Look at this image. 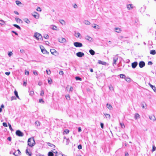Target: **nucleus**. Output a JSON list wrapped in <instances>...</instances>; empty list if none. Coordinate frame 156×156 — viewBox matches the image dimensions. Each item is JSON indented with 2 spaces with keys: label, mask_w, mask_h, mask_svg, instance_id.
<instances>
[{
  "label": "nucleus",
  "mask_w": 156,
  "mask_h": 156,
  "mask_svg": "<svg viewBox=\"0 0 156 156\" xmlns=\"http://www.w3.org/2000/svg\"><path fill=\"white\" fill-rule=\"evenodd\" d=\"M25 74L26 75H29V72L28 71L26 70L25 72Z\"/></svg>",
  "instance_id": "53"
},
{
  "label": "nucleus",
  "mask_w": 156,
  "mask_h": 156,
  "mask_svg": "<svg viewBox=\"0 0 156 156\" xmlns=\"http://www.w3.org/2000/svg\"><path fill=\"white\" fill-rule=\"evenodd\" d=\"M16 134L19 136H23V133L20 130H17L16 132Z\"/></svg>",
  "instance_id": "4"
},
{
  "label": "nucleus",
  "mask_w": 156,
  "mask_h": 156,
  "mask_svg": "<svg viewBox=\"0 0 156 156\" xmlns=\"http://www.w3.org/2000/svg\"><path fill=\"white\" fill-rule=\"evenodd\" d=\"M12 54V52H10L8 53V55L9 57H10Z\"/></svg>",
  "instance_id": "60"
},
{
  "label": "nucleus",
  "mask_w": 156,
  "mask_h": 156,
  "mask_svg": "<svg viewBox=\"0 0 156 156\" xmlns=\"http://www.w3.org/2000/svg\"><path fill=\"white\" fill-rule=\"evenodd\" d=\"M16 3L17 5H19L21 4V3L19 1L16 0Z\"/></svg>",
  "instance_id": "40"
},
{
  "label": "nucleus",
  "mask_w": 156,
  "mask_h": 156,
  "mask_svg": "<svg viewBox=\"0 0 156 156\" xmlns=\"http://www.w3.org/2000/svg\"><path fill=\"white\" fill-rule=\"evenodd\" d=\"M85 39L89 41H93V38L88 35L85 37Z\"/></svg>",
  "instance_id": "11"
},
{
  "label": "nucleus",
  "mask_w": 156,
  "mask_h": 156,
  "mask_svg": "<svg viewBox=\"0 0 156 156\" xmlns=\"http://www.w3.org/2000/svg\"><path fill=\"white\" fill-rule=\"evenodd\" d=\"M32 15L36 19H38L39 17V16L38 15V13L36 12H34L32 13Z\"/></svg>",
  "instance_id": "9"
},
{
  "label": "nucleus",
  "mask_w": 156,
  "mask_h": 156,
  "mask_svg": "<svg viewBox=\"0 0 156 156\" xmlns=\"http://www.w3.org/2000/svg\"><path fill=\"white\" fill-rule=\"evenodd\" d=\"M39 102L40 103H43L44 102V101L42 99H39Z\"/></svg>",
  "instance_id": "56"
},
{
  "label": "nucleus",
  "mask_w": 156,
  "mask_h": 156,
  "mask_svg": "<svg viewBox=\"0 0 156 156\" xmlns=\"http://www.w3.org/2000/svg\"><path fill=\"white\" fill-rule=\"evenodd\" d=\"M120 78L122 79H125L126 78V76L124 74H121L119 75Z\"/></svg>",
  "instance_id": "30"
},
{
  "label": "nucleus",
  "mask_w": 156,
  "mask_h": 156,
  "mask_svg": "<svg viewBox=\"0 0 156 156\" xmlns=\"http://www.w3.org/2000/svg\"><path fill=\"white\" fill-rule=\"evenodd\" d=\"M127 7L128 9L133 8L132 4L128 5Z\"/></svg>",
  "instance_id": "35"
},
{
  "label": "nucleus",
  "mask_w": 156,
  "mask_h": 156,
  "mask_svg": "<svg viewBox=\"0 0 156 156\" xmlns=\"http://www.w3.org/2000/svg\"><path fill=\"white\" fill-rule=\"evenodd\" d=\"M137 65V62H135L132 63V67L134 69L136 67Z\"/></svg>",
  "instance_id": "12"
},
{
  "label": "nucleus",
  "mask_w": 156,
  "mask_h": 156,
  "mask_svg": "<svg viewBox=\"0 0 156 156\" xmlns=\"http://www.w3.org/2000/svg\"><path fill=\"white\" fill-rule=\"evenodd\" d=\"M76 55L79 57H82L84 56V54L83 52H79L76 53Z\"/></svg>",
  "instance_id": "6"
},
{
  "label": "nucleus",
  "mask_w": 156,
  "mask_h": 156,
  "mask_svg": "<svg viewBox=\"0 0 156 156\" xmlns=\"http://www.w3.org/2000/svg\"><path fill=\"white\" fill-rule=\"evenodd\" d=\"M80 34L79 32H75V36L77 38L80 37Z\"/></svg>",
  "instance_id": "21"
},
{
  "label": "nucleus",
  "mask_w": 156,
  "mask_h": 156,
  "mask_svg": "<svg viewBox=\"0 0 156 156\" xmlns=\"http://www.w3.org/2000/svg\"><path fill=\"white\" fill-rule=\"evenodd\" d=\"M73 88L72 87H70V89L69 90V91L70 92H72L73 91Z\"/></svg>",
  "instance_id": "61"
},
{
  "label": "nucleus",
  "mask_w": 156,
  "mask_h": 156,
  "mask_svg": "<svg viewBox=\"0 0 156 156\" xmlns=\"http://www.w3.org/2000/svg\"><path fill=\"white\" fill-rule=\"evenodd\" d=\"M84 23L85 24L87 25H90V22L87 20H84Z\"/></svg>",
  "instance_id": "25"
},
{
  "label": "nucleus",
  "mask_w": 156,
  "mask_h": 156,
  "mask_svg": "<svg viewBox=\"0 0 156 156\" xmlns=\"http://www.w3.org/2000/svg\"><path fill=\"white\" fill-rule=\"evenodd\" d=\"M115 29L116 30V32L118 33L121 32V31L122 30L121 29L119 28H116Z\"/></svg>",
  "instance_id": "26"
},
{
  "label": "nucleus",
  "mask_w": 156,
  "mask_h": 156,
  "mask_svg": "<svg viewBox=\"0 0 156 156\" xmlns=\"http://www.w3.org/2000/svg\"><path fill=\"white\" fill-rule=\"evenodd\" d=\"M118 55H114L113 57V64H116V62L118 60Z\"/></svg>",
  "instance_id": "5"
},
{
  "label": "nucleus",
  "mask_w": 156,
  "mask_h": 156,
  "mask_svg": "<svg viewBox=\"0 0 156 156\" xmlns=\"http://www.w3.org/2000/svg\"><path fill=\"white\" fill-rule=\"evenodd\" d=\"M156 149V147L154 146L153 145L152 147V152L154 151Z\"/></svg>",
  "instance_id": "47"
},
{
  "label": "nucleus",
  "mask_w": 156,
  "mask_h": 156,
  "mask_svg": "<svg viewBox=\"0 0 156 156\" xmlns=\"http://www.w3.org/2000/svg\"><path fill=\"white\" fill-rule=\"evenodd\" d=\"M59 22L62 25L65 24V22L63 20H61L59 21Z\"/></svg>",
  "instance_id": "34"
},
{
  "label": "nucleus",
  "mask_w": 156,
  "mask_h": 156,
  "mask_svg": "<svg viewBox=\"0 0 156 156\" xmlns=\"http://www.w3.org/2000/svg\"><path fill=\"white\" fill-rule=\"evenodd\" d=\"M104 115H105L106 118H108L109 119H110V115L109 114L104 113Z\"/></svg>",
  "instance_id": "27"
},
{
  "label": "nucleus",
  "mask_w": 156,
  "mask_h": 156,
  "mask_svg": "<svg viewBox=\"0 0 156 156\" xmlns=\"http://www.w3.org/2000/svg\"><path fill=\"white\" fill-rule=\"evenodd\" d=\"M8 126H9V129H10V130L11 131H13V129H12L11 124H10L9 123Z\"/></svg>",
  "instance_id": "43"
},
{
  "label": "nucleus",
  "mask_w": 156,
  "mask_h": 156,
  "mask_svg": "<svg viewBox=\"0 0 156 156\" xmlns=\"http://www.w3.org/2000/svg\"><path fill=\"white\" fill-rule=\"evenodd\" d=\"M46 72L47 74H48V75H49L51 73V71H50V70H49L48 71L47 70H46Z\"/></svg>",
  "instance_id": "52"
},
{
  "label": "nucleus",
  "mask_w": 156,
  "mask_h": 156,
  "mask_svg": "<svg viewBox=\"0 0 156 156\" xmlns=\"http://www.w3.org/2000/svg\"><path fill=\"white\" fill-rule=\"evenodd\" d=\"M100 125H101V128L102 129H103L104 128V124L102 123H101Z\"/></svg>",
  "instance_id": "64"
},
{
  "label": "nucleus",
  "mask_w": 156,
  "mask_h": 156,
  "mask_svg": "<svg viewBox=\"0 0 156 156\" xmlns=\"http://www.w3.org/2000/svg\"><path fill=\"white\" fill-rule=\"evenodd\" d=\"M26 154L29 156H31V155L32 154L31 152H29L28 151V149H27L26 151Z\"/></svg>",
  "instance_id": "23"
},
{
  "label": "nucleus",
  "mask_w": 156,
  "mask_h": 156,
  "mask_svg": "<svg viewBox=\"0 0 156 156\" xmlns=\"http://www.w3.org/2000/svg\"><path fill=\"white\" fill-rule=\"evenodd\" d=\"M20 51L21 53H23L24 52V50L23 49H21L20 50Z\"/></svg>",
  "instance_id": "62"
},
{
  "label": "nucleus",
  "mask_w": 156,
  "mask_h": 156,
  "mask_svg": "<svg viewBox=\"0 0 156 156\" xmlns=\"http://www.w3.org/2000/svg\"><path fill=\"white\" fill-rule=\"evenodd\" d=\"M5 22L2 20H0V24L1 25H3L4 24Z\"/></svg>",
  "instance_id": "41"
},
{
  "label": "nucleus",
  "mask_w": 156,
  "mask_h": 156,
  "mask_svg": "<svg viewBox=\"0 0 156 156\" xmlns=\"http://www.w3.org/2000/svg\"><path fill=\"white\" fill-rule=\"evenodd\" d=\"M89 52L92 55H94L95 53V51L92 49H90L89 50Z\"/></svg>",
  "instance_id": "20"
},
{
  "label": "nucleus",
  "mask_w": 156,
  "mask_h": 156,
  "mask_svg": "<svg viewBox=\"0 0 156 156\" xmlns=\"http://www.w3.org/2000/svg\"><path fill=\"white\" fill-rule=\"evenodd\" d=\"M13 25L14 27H16L18 29H20V30L21 29L19 25H17V24H13Z\"/></svg>",
  "instance_id": "31"
},
{
  "label": "nucleus",
  "mask_w": 156,
  "mask_h": 156,
  "mask_svg": "<svg viewBox=\"0 0 156 156\" xmlns=\"http://www.w3.org/2000/svg\"><path fill=\"white\" fill-rule=\"evenodd\" d=\"M48 156H53L54 154L52 152L50 151L48 153Z\"/></svg>",
  "instance_id": "32"
},
{
  "label": "nucleus",
  "mask_w": 156,
  "mask_h": 156,
  "mask_svg": "<svg viewBox=\"0 0 156 156\" xmlns=\"http://www.w3.org/2000/svg\"><path fill=\"white\" fill-rule=\"evenodd\" d=\"M91 26L92 27L96 29H100V28L99 27V26L98 25H96L95 24H92L91 25Z\"/></svg>",
  "instance_id": "13"
},
{
  "label": "nucleus",
  "mask_w": 156,
  "mask_h": 156,
  "mask_svg": "<svg viewBox=\"0 0 156 156\" xmlns=\"http://www.w3.org/2000/svg\"><path fill=\"white\" fill-rule=\"evenodd\" d=\"M48 83L49 84H51L52 83V81L51 80V79L50 78V79H48Z\"/></svg>",
  "instance_id": "46"
},
{
  "label": "nucleus",
  "mask_w": 156,
  "mask_h": 156,
  "mask_svg": "<svg viewBox=\"0 0 156 156\" xmlns=\"http://www.w3.org/2000/svg\"><path fill=\"white\" fill-rule=\"evenodd\" d=\"M54 153L56 154L55 156H62V154L60 153H58L57 151L56 152H54Z\"/></svg>",
  "instance_id": "29"
},
{
  "label": "nucleus",
  "mask_w": 156,
  "mask_h": 156,
  "mask_svg": "<svg viewBox=\"0 0 156 156\" xmlns=\"http://www.w3.org/2000/svg\"><path fill=\"white\" fill-rule=\"evenodd\" d=\"M44 95V92L43 90H42L41 91L40 93V95L41 96H43Z\"/></svg>",
  "instance_id": "42"
},
{
  "label": "nucleus",
  "mask_w": 156,
  "mask_h": 156,
  "mask_svg": "<svg viewBox=\"0 0 156 156\" xmlns=\"http://www.w3.org/2000/svg\"><path fill=\"white\" fill-rule=\"evenodd\" d=\"M14 94L15 95V96H16V97L17 98L19 99L20 100V98L19 97V96L18 95V92H17V91H16V90H15V91L14 92Z\"/></svg>",
  "instance_id": "18"
},
{
  "label": "nucleus",
  "mask_w": 156,
  "mask_h": 156,
  "mask_svg": "<svg viewBox=\"0 0 156 156\" xmlns=\"http://www.w3.org/2000/svg\"><path fill=\"white\" fill-rule=\"evenodd\" d=\"M29 95L32 96L34 94V92L33 91H30L29 92Z\"/></svg>",
  "instance_id": "44"
},
{
  "label": "nucleus",
  "mask_w": 156,
  "mask_h": 156,
  "mask_svg": "<svg viewBox=\"0 0 156 156\" xmlns=\"http://www.w3.org/2000/svg\"><path fill=\"white\" fill-rule=\"evenodd\" d=\"M150 53L153 55H155L156 53L155 51L154 50H152L150 51Z\"/></svg>",
  "instance_id": "22"
},
{
  "label": "nucleus",
  "mask_w": 156,
  "mask_h": 156,
  "mask_svg": "<svg viewBox=\"0 0 156 156\" xmlns=\"http://www.w3.org/2000/svg\"><path fill=\"white\" fill-rule=\"evenodd\" d=\"M73 44L76 47H81L83 46V44L79 42H74Z\"/></svg>",
  "instance_id": "3"
},
{
  "label": "nucleus",
  "mask_w": 156,
  "mask_h": 156,
  "mask_svg": "<svg viewBox=\"0 0 156 156\" xmlns=\"http://www.w3.org/2000/svg\"><path fill=\"white\" fill-rule=\"evenodd\" d=\"M44 37L45 39H48L49 37V36L47 34H44Z\"/></svg>",
  "instance_id": "37"
},
{
  "label": "nucleus",
  "mask_w": 156,
  "mask_h": 156,
  "mask_svg": "<svg viewBox=\"0 0 156 156\" xmlns=\"http://www.w3.org/2000/svg\"><path fill=\"white\" fill-rule=\"evenodd\" d=\"M40 48L42 52L44 54H45L47 52V51L44 49H43L44 47L43 46H40Z\"/></svg>",
  "instance_id": "14"
},
{
  "label": "nucleus",
  "mask_w": 156,
  "mask_h": 156,
  "mask_svg": "<svg viewBox=\"0 0 156 156\" xmlns=\"http://www.w3.org/2000/svg\"><path fill=\"white\" fill-rule=\"evenodd\" d=\"M149 118L151 120H152L154 121L156 120V119L154 115L149 116Z\"/></svg>",
  "instance_id": "16"
},
{
  "label": "nucleus",
  "mask_w": 156,
  "mask_h": 156,
  "mask_svg": "<svg viewBox=\"0 0 156 156\" xmlns=\"http://www.w3.org/2000/svg\"><path fill=\"white\" fill-rule=\"evenodd\" d=\"M47 144H48V145L49 146H50V147L53 146L54 147H55V145H54L52 144H51V143H50L49 142Z\"/></svg>",
  "instance_id": "36"
},
{
  "label": "nucleus",
  "mask_w": 156,
  "mask_h": 156,
  "mask_svg": "<svg viewBox=\"0 0 156 156\" xmlns=\"http://www.w3.org/2000/svg\"><path fill=\"white\" fill-rule=\"evenodd\" d=\"M33 73L35 75H38V73H37V72L36 70H35V71H34Z\"/></svg>",
  "instance_id": "54"
},
{
  "label": "nucleus",
  "mask_w": 156,
  "mask_h": 156,
  "mask_svg": "<svg viewBox=\"0 0 156 156\" xmlns=\"http://www.w3.org/2000/svg\"><path fill=\"white\" fill-rule=\"evenodd\" d=\"M16 98L15 96H12L11 98V101H12L14 100H16Z\"/></svg>",
  "instance_id": "49"
},
{
  "label": "nucleus",
  "mask_w": 156,
  "mask_h": 156,
  "mask_svg": "<svg viewBox=\"0 0 156 156\" xmlns=\"http://www.w3.org/2000/svg\"><path fill=\"white\" fill-rule=\"evenodd\" d=\"M50 28L53 30H58L57 27L56 26L54 25H51L50 26Z\"/></svg>",
  "instance_id": "10"
},
{
  "label": "nucleus",
  "mask_w": 156,
  "mask_h": 156,
  "mask_svg": "<svg viewBox=\"0 0 156 156\" xmlns=\"http://www.w3.org/2000/svg\"><path fill=\"white\" fill-rule=\"evenodd\" d=\"M82 145H81V144H80L78 146V148L79 149H82Z\"/></svg>",
  "instance_id": "59"
},
{
  "label": "nucleus",
  "mask_w": 156,
  "mask_h": 156,
  "mask_svg": "<svg viewBox=\"0 0 156 156\" xmlns=\"http://www.w3.org/2000/svg\"><path fill=\"white\" fill-rule=\"evenodd\" d=\"M66 98L67 100H69L70 99V97L69 95L66 96Z\"/></svg>",
  "instance_id": "51"
},
{
  "label": "nucleus",
  "mask_w": 156,
  "mask_h": 156,
  "mask_svg": "<svg viewBox=\"0 0 156 156\" xmlns=\"http://www.w3.org/2000/svg\"><path fill=\"white\" fill-rule=\"evenodd\" d=\"M106 107L108 108L110 110H111L112 108V106L110 105H109L108 103L106 104Z\"/></svg>",
  "instance_id": "19"
},
{
  "label": "nucleus",
  "mask_w": 156,
  "mask_h": 156,
  "mask_svg": "<svg viewBox=\"0 0 156 156\" xmlns=\"http://www.w3.org/2000/svg\"><path fill=\"white\" fill-rule=\"evenodd\" d=\"M36 10L38 11L41 12V8L39 7H38Z\"/></svg>",
  "instance_id": "58"
},
{
  "label": "nucleus",
  "mask_w": 156,
  "mask_h": 156,
  "mask_svg": "<svg viewBox=\"0 0 156 156\" xmlns=\"http://www.w3.org/2000/svg\"><path fill=\"white\" fill-rule=\"evenodd\" d=\"M50 51L52 54H53L54 52H56V50L54 49H51L50 50Z\"/></svg>",
  "instance_id": "33"
},
{
  "label": "nucleus",
  "mask_w": 156,
  "mask_h": 156,
  "mask_svg": "<svg viewBox=\"0 0 156 156\" xmlns=\"http://www.w3.org/2000/svg\"><path fill=\"white\" fill-rule=\"evenodd\" d=\"M75 79L76 80H81V78L79 76H76L75 77Z\"/></svg>",
  "instance_id": "38"
},
{
  "label": "nucleus",
  "mask_w": 156,
  "mask_h": 156,
  "mask_svg": "<svg viewBox=\"0 0 156 156\" xmlns=\"http://www.w3.org/2000/svg\"><path fill=\"white\" fill-rule=\"evenodd\" d=\"M149 85L152 88V89L154 90V91H155L156 90V87L155 86H153L151 85L150 83H149Z\"/></svg>",
  "instance_id": "17"
},
{
  "label": "nucleus",
  "mask_w": 156,
  "mask_h": 156,
  "mask_svg": "<svg viewBox=\"0 0 156 156\" xmlns=\"http://www.w3.org/2000/svg\"><path fill=\"white\" fill-rule=\"evenodd\" d=\"M34 37H35L36 39L37 40H42V36L41 34L37 32L35 33Z\"/></svg>",
  "instance_id": "2"
},
{
  "label": "nucleus",
  "mask_w": 156,
  "mask_h": 156,
  "mask_svg": "<svg viewBox=\"0 0 156 156\" xmlns=\"http://www.w3.org/2000/svg\"><path fill=\"white\" fill-rule=\"evenodd\" d=\"M125 80H126V81L127 82H130V79L129 77H126V78H125Z\"/></svg>",
  "instance_id": "39"
},
{
  "label": "nucleus",
  "mask_w": 156,
  "mask_h": 156,
  "mask_svg": "<svg viewBox=\"0 0 156 156\" xmlns=\"http://www.w3.org/2000/svg\"><path fill=\"white\" fill-rule=\"evenodd\" d=\"M15 19L16 21L17 22H20V21H21V20L20 19H19V18H15Z\"/></svg>",
  "instance_id": "48"
},
{
  "label": "nucleus",
  "mask_w": 156,
  "mask_h": 156,
  "mask_svg": "<svg viewBox=\"0 0 156 156\" xmlns=\"http://www.w3.org/2000/svg\"><path fill=\"white\" fill-rule=\"evenodd\" d=\"M35 125L37 126H38L40 125V122L38 121H37L35 122Z\"/></svg>",
  "instance_id": "45"
},
{
  "label": "nucleus",
  "mask_w": 156,
  "mask_h": 156,
  "mask_svg": "<svg viewBox=\"0 0 156 156\" xmlns=\"http://www.w3.org/2000/svg\"><path fill=\"white\" fill-rule=\"evenodd\" d=\"M59 74L60 75H63L64 74V73L63 71H61L59 72Z\"/></svg>",
  "instance_id": "55"
},
{
  "label": "nucleus",
  "mask_w": 156,
  "mask_h": 156,
  "mask_svg": "<svg viewBox=\"0 0 156 156\" xmlns=\"http://www.w3.org/2000/svg\"><path fill=\"white\" fill-rule=\"evenodd\" d=\"M69 138L66 139V145H67L69 144Z\"/></svg>",
  "instance_id": "50"
},
{
  "label": "nucleus",
  "mask_w": 156,
  "mask_h": 156,
  "mask_svg": "<svg viewBox=\"0 0 156 156\" xmlns=\"http://www.w3.org/2000/svg\"><path fill=\"white\" fill-rule=\"evenodd\" d=\"M98 63L99 64H101L104 65H105L106 64V63L105 62H103L100 60L98 61Z\"/></svg>",
  "instance_id": "15"
},
{
  "label": "nucleus",
  "mask_w": 156,
  "mask_h": 156,
  "mask_svg": "<svg viewBox=\"0 0 156 156\" xmlns=\"http://www.w3.org/2000/svg\"><path fill=\"white\" fill-rule=\"evenodd\" d=\"M3 126L5 127H7V124L6 122H3Z\"/></svg>",
  "instance_id": "57"
},
{
  "label": "nucleus",
  "mask_w": 156,
  "mask_h": 156,
  "mask_svg": "<svg viewBox=\"0 0 156 156\" xmlns=\"http://www.w3.org/2000/svg\"><path fill=\"white\" fill-rule=\"evenodd\" d=\"M139 65L140 67L142 68L145 66V63L143 61H140L139 63Z\"/></svg>",
  "instance_id": "7"
},
{
  "label": "nucleus",
  "mask_w": 156,
  "mask_h": 156,
  "mask_svg": "<svg viewBox=\"0 0 156 156\" xmlns=\"http://www.w3.org/2000/svg\"><path fill=\"white\" fill-rule=\"evenodd\" d=\"M24 21L28 24L30 23V21L27 18L25 19L24 20Z\"/></svg>",
  "instance_id": "28"
},
{
  "label": "nucleus",
  "mask_w": 156,
  "mask_h": 156,
  "mask_svg": "<svg viewBox=\"0 0 156 156\" xmlns=\"http://www.w3.org/2000/svg\"><path fill=\"white\" fill-rule=\"evenodd\" d=\"M35 143L33 138H30L28 140V145L30 147H32L35 144Z\"/></svg>",
  "instance_id": "1"
},
{
  "label": "nucleus",
  "mask_w": 156,
  "mask_h": 156,
  "mask_svg": "<svg viewBox=\"0 0 156 156\" xmlns=\"http://www.w3.org/2000/svg\"><path fill=\"white\" fill-rule=\"evenodd\" d=\"M140 117L138 113H136L135 115L134 118L135 119H137Z\"/></svg>",
  "instance_id": "24"
},
{
  "label": "nucleus",
  "mask_w": 156,
  "mask_h": 156,
  "mask_svg": "<svg viewBox=\"0 0 156 156\" xmlns=\"http://www.w3.org/2000/svg\"><path fill=\"white\" fill-rule=\"evenodd\" d=\"M58 41L60 43H64L66 42V39L62 37L58 39Z\"/></svg>",
  "instance_id": "8"
},
{
  "label": "nucleus",
  "mask_w": 156,
  "mask_h": 156,
  "mask_svg": "<svg viewBox=\"0 0 156 156\" xmlns=\"http://www.w3.org/2000/svg\"><path fill=\"white\" fill-rule=\"evenodd\" d=\"M73 7L75 9H76L77 8L78 6L76 4H75L73 6Z\"/></svg>",
  "instance_id": "63"
}]
</instances>
